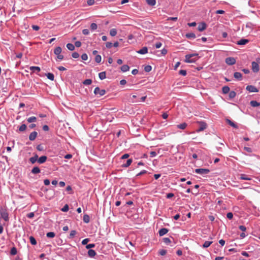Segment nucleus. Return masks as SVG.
<instances>
[{
	"mask_svg": "<svg viewBox=\"0 0 260 260\" xmlns=\"http://www.w3.org/2000/svg\"><path fill=\"white\" fill-rule=\"evenodd\" d=\"M260 64V58H256L255 61H252L251 63V69L253 72L257 73L259 71V64Z\"/></svg>",
	"mask_w": 260,
	"mask_h": 260,
	"instance_id": "nucleus-1",
	"label": "nucleus"
},
{
	"mask_svg": "<svg viewBox=\"0 0 260 260\" xmlns=\"http://www.w3.org/2000/svg\"><path fill=\"white\" fill-rule=\"evenodd\" d=\"M198 55V54H190L186 55L185 62L188 63L195 62L197 60V58L194 57H196Z\"/></svg>",
	"mask_w": 260,
	"mask_h": 260,
	"instance_id": "nucleus-2",
	"label": "nucleus"
},
{
	"mask_svg": "<svg viewBox=\"0 0 260 260\" xmlns=\"http://www.w3.org/2000/svg\"><path fill=\"white\" fill-rule=\"evenodd\" d=\"M0 214H1V219L3 218L5 221H8L9 220V214L7 212V210L6 208L1 207L0 208Z\"/></svg>",
	"mask_w": 260,
	"mask_h": 260,
	"instance_id": "nucleus-3",
	"label": "nucleus"
},
{
	"mask_svg": "<svg viewBox=\"0 0 260 260\" xmlns=\"http://www.w3.org/2000/svg\"><path fill=\"white\" fill-rule=\"evenodd\" d=\"M94 93L96 95H99L100 96L104 95L106 93L105 89H101L99 87L95 88L94 90Z\"/></svg>",
	"mask_w": 260,
	"mask_h": 260,
	"instance_id": "nucleus-4",
	"label": "nucleus"
},
{
	"mask_svg": "<svg viewBox=\"0 0 260 260\" xmlns=\"http://www.w3.org/2000/svg\"><path fill=\"white\" fill-rule=\"evenodd\" d=\"M194 171L197 174H202H202H207L210 172V170L209 169H203V168L196 169Z\"/></svg>",
	"mask_w": 260,
	"mask_h": 260,
	"instance_id": "nucleus-5",
	"label": "nucleus"
},
{
	"mask_svg": "<svg viewBox=\"0 0 260 260\" xmlns=\"http://www.w3.org/2000/svg\"><path fill=\"white\" fill-rule=\"evenodd\" d=\"M225 62L229 65H233L236 63V59L234 57H228L225 59Z\"/></svg>",
	"mask_w": 260,
	"mask_h": 260,
	"instance_id": "nucleus-6",
	"label": "nucleus"
},
{
	"mask_svg": "<svg viewBox=\"0 0 260 260\" xmlns=\"http://www.w3.org/2000/svg\"><path fill=\"white\" fill-rule=\"evenodd\" d=\"M199 123L200 124V128L197 131V132H201L206 128L207 124L205 122L201 121Z\"/></svg>",
	"mask_w": 260,
	"mask_h": 260,
	"instance_id": "nucleus-7",
	"label": "nucleus"
},
{
	"mask_svg": "<svg viewBox=\"0 0 260 260\" xmlns=\"http://www.w3.org/2000/svg\"><path fill=\"white\" fill-rule=\"evenodd\" d=\"M246 89L247 90L251 92H257L258 91L257 88L255 86L252 85H248L246 87Z\"/></svg>",
	"mask_w": 260,
	"mask_h": 260,
	"instance_id": "nucleus-8",
	"label": "nucleus"
},
{
	"mask_svg": "<svg viewBox=\"0 0 260 260\" xmlns=\"http://www.w3.org/2000/svg\"><path fill=\"white\" fill-rule=\"evenodd\" d=\"M38 133L37 132H33L30 133L29 136V139L30 141H34L36 139Z\"/></svg>",
	"mask_w": 260,
	"mask_h": 260,
	"instance_id": "nucleus-9",
	"label": "nucleus"
},
{
	"mask_svg": "<svg viewBox=\"0 0 260 260\" xmlns=\"http://www.w3.org/2000/svg\"><path fill=\"white\" fill-rule=\"evenodd\" d=\"M206 28V24L205 23L200 24L198 27V29L200 31H202Z\"/></svg>",
	"mask_w": 260,
	"mask_h": 260,
	"instance_id": "nucleus-10",
	"label": "nucleus"
},
{
	"mask_svg": "<svg viewBox=\"0 0 260 260\" xmlns=\"http://www.w3.org/2000/svg\"><path fill=\"white\" fill-rule=\"evenodd\" d=\"M47 159V157L46 156H41L38 160V163L41 164L44 163Z\"/></svg>",
	"mask_w": 260,
	"mask_h": 260,
	"instance_id": "nucleus-11",
	"label": "nucleus"
},
{
	"mask_svg": "<svg viewBox=\"0 0 260 260\" xmlns=\"http://www.w3.org/2000/svg\"><path fill=\"white\" fill-rule=\"evenodd\" d=\"M168 232V230L166 228H162L159 231V235L160 236H162Z\"/></svg>",
	"mask_w": 260,
	"mask_h": 260,
	"instance_id": "nucleus-12",
	"label": "nucleus"
},
{
	"mask_svg": "<svg viewBox=\"0 0 260 260\" xmlns=\"http://www.w3.org/2000/svg\"><path fill=\"white\" fill-rule=\"evenodd\" d=\"M137 52L141 54H145L148 52V48L146 47H144L141 49L137 51Z\"/></svg>",
	"mask_w": 260,
	"mask_h": 260,
	"instance_id": "nucleus-13",
	"label": "nucleus"
},
{
	"mask_svg": "<svg viewBox=\"0 0 260 260\" xmlns=\"http://www.w3.org/2000/svg\"><path fill=\"white\" fill-rule=\"evenodd\" d=\"M234 76L238 80H242V75L239 72H235L234 74Z\"/></svg>",
	"mask_w": 260,
	"mask_h": 260,
	"instance_id": "nucleus-14",
	"label": "nucleus"
},
{
	"mask_svg": "<svg viewBox=\"0 0 260 260\" xmlns=\"http://www.w3.org/2000/svg\"><path fill=\"white\" fill-rule=\"evenodd\" d=\"M40 169L38 167H35L32 168L31 172L32 174H36L40 173Z\"/></svg>",
	"mask_w": 260,
	"mask_h": 260,
	"instance_id": "nucleus-15",
	"label": "nucleus"
},
{
	"mask_svg": "<svg viewBox=\"0 0 260 260\" xmlns=\"http://www.w3.org/2000/svg\"><path fill=\"white\" fill-rule=\"evenodd\" d=\"M187 124L185 122H183L177 125V127L181 129H184L186 127Z\"/></svg>",
	"mask_w": 260,
	"mask_h": 260,
	"instance_id": "nucleus-16",
	"label": "nucleus"
},
{
	"mask_svg": "<svg viewBox=\"0 0 260 260\" xmlns=\"http://www.w3.org/2000/svg\"><path fill=\"white\" fill-rule=\"evenodd\" d=\"M29 69L30 71H32L33 72H39L41 70L40 68L39 67H35V66H32L29 68Z\"/></svg>",
	"mask_w": 260,
	"mask_h": 260,
	"instance_id": "nucleus-17",
	"label": "nucleus"
},
{
	"mask_svg": "<svg viewBox=\"0 0 260 260\" xmlns=\"http://www.w3.org/2000/svg\"><path fill=\"white\" fill-rule=\"evenodd\" d=\"M248 42V40L247 39H241L237 42V44L239 45H245Z\"/></svg>",
	"mask_w": 260,
	"mask_h": 260,
	"instance_id": "nucleus-18",
	"label": "nucleus"
},
{
	"mask_svg": "<svg viewBox=\"0 0 260 260\" xmlns=\"http://www.w3.org/2000/svg\"><path fill=\"white\" fill-rule=\"evenodd\" d=\"M226 122L230 124L231 126L234 127V128H238V126L233 121L230 120V119H227L226 120Z\"/></svg>",
	"mask_w": 260,
	"mask_h": 260,
	"instance_id": "nucleus-19",
	"label": "nucleus"
},
{
	"mask_svg": "<svg viewBox=\"0 0 260 260\" xmlns=\"http://www.w3.org/2000/svg\"><path fill=\"white\" fill-rule=\"evenodd\" d=\"M99 77L101 80H104L106 78V72H102L99 74Z\"/></svg>",
	"mask_w": 260,
	"mask_h": 260,
	"instance_id": "nucleus-20",
	"label": "nucleus"
},
{
	"mask_svg": "<svg viewBox=\"0 0 260 260\" xmlns=\"http://www.w3.org/2000/svg\"><path fill=\"white\" fill-rule=\"evenodd\" d=\"M62 49L61 47H57L55 48L54 50V53L55 55H59L60 54V53L61 52Z\"/></svg>",
	"mask_w": 260,
	"mask_h": 260,
	"instance_id": "nucleus-21",
	"label": "nucleus"
},
{
	"mask_svg": "<svg viewBox=\"0 0 260 260\" xmlns=\"http://www.w3.org/2000/svg\"><path fill=\"white\" fill-rule=\"evenodd\" d=\"M250 105L253 107H256L260 106V103L256 101H251L250 103Z\"/></svg>",
	"mask_w": 260,
	"mask_h": 260,
	"instance_id": "nucleus-22",
	"label": "nucleus"
},
{
	"mask_svg": "<svg viewBox=\"0 0 260 260\" xmlns=\"http://www.w3.org/2000/svg\"><path fill=\"white\" fill-rule=\"evenodd\" d=\"M88 254L90 257H94L96 255V252L94 250L89 249L88 251Z\"/></svg>",
	"mask_w": 260,
	"mask_h": 260,
	"instance_id": "nucleus-23",
	"label": "nucleus"
},
{
	"mask_svg": "<svg viewBox=\"0 0 260 260\" xmlns=\"http://www.w3.org/2000/svg\"><path fill=\"white\" fill-rule=\"evenodd\" d=\"M129 69V67L128 66L124 64L121 66V70L123 72H125L126 71H128Z\"/></svg>",
	"mask_w": 260,
	"mask_h": 260,
	"instance_id": "nucleus-24",
	"label": "nucleus"
},
{
	"mask_svg": "<svg viewBox=\"0 0 260 260\" xmlns=\"http://www.w3.org/2000/svg\"><path fill=\"white\" fill-rule=\"evenodd\" d=\"M222 92L223 93L226 94L230 92V89L229 87L225 86L222 87Z\"/></svg>",
	"mask_w": 260,
	"mask_h": 260,
	"instance_id": "nucleus-25",
	"label": "nucleus"
},
{
	"mask_svg": "<svg viewBox=\"0 0 260 260\" xmlns=\"http://www.w3.org/2000/svg\"><path fill=\"white\" fill-rule=\"evenodd\" d=\"M83 220L84 222L88 223L90 221V217L87 214H85L83 216Z\"/></svg>",
	"mask_w": 260,
	"mask_h": 260,
	"instance_id": "nucleus-26",
	"label": "nucleus"
},
{
	"mask_svg": "<svg viewBox=\"0 0 260 260\" xmlns=\"http://www.w3.org/2000/svg\"><path fill=\"white\" fill-rule=\"evenodd\" d=\"M67 48L71 51H73L75 49V46L71 43H68L67 45Z\"/></svg>",
	"mask_w": 260,
	"mask_h": 260,
	"instance_id": "nucleus-27",
	"label": "nucleus"
},
{
	"mask_svg": "<svg viewBox=\"0 0 260 260\" xmlns=\"http://www.w3.org/2000/svg\"><path fill=\"white\" fill-rule=\"evenodd\" d=\"M132 162V159H128V160H127L125 164H123L122 165V166L123 167H125V168L128 167H129L131 165Z\"/></svg>",
	"mask_w": 260,
	"mask_h": 260,
	"instance_id": "nucleus-28",
	"label": "nucleus"
},
{
	"mask_svg": "<svg viewBox=\"0 0 260 260\" xmlns=\"http://www.w3.org/2000/svg\"><path fill=\"white\" fill-rule=\"evenodd\" d=\"M29 240H30V243L33 245H35L37 244V241L35 239V238L32 237V236H30L29 237Z\"/></svg>",
	"mask_w": 260,
	"mask_h": 260,
	"instance_id": "nucleus-29",
	"label": "nucleus"
},
{
	"mask_svg": "<svg viewBox=\"0 0 260 260\" xmlns=\"http://www.w3.org/2000/svg\"><path fill=\"white\" fill-rule=\"evenodd\" d=\"M36 120H37V118L36 117H35V116H32V117H29L27 119V121L29 123H31V122H35V121H36Z\"/></svg>",
	"mask_w": 260,
	"mask_h": 260,
	"instance_id": "nucleus-30",
	"label": "nucleus"
},
{
	"mask_svg": "<svg viewBox=\"0 0 260 260\" xmlns=\"http://www.w3.org/2000/svg\"><path fill=\"white\" fill-rule=\"evenodd\" d=\"M185 36L187 38H189V39L196 38V35L193 32L186 34Z\"/></svg>",
	"mask_w": 260,
	"mask_h": 260,
	"instance_id": "nucleus-31",
	"label": "nucleus"
},
{
	"mask_svg": "<svg viewBox=\"0 0 260 260\" xmlns=\"http://www.w3.org/2000/svg\"><path fill=\"white\" fill-rule=\"evenodd\" d=\"M117 34V30L115 28H112L110 31V35L112 36H115Z\"/></svg>",
	"mask_w": 260,
	"mask_h": 260,
	"instance_id": "nucleus-32",
	"label": "nucleus"
},
{
	"mask_svg": "<svg viewBox=\"0 0 260 260\" xmlns=\"http://www.w3.org/2000/svg\"><path fill=\"white\" fill-rule=\"evenodd\" d=\"M46 76H47L48 79H49V80H50L51 81H53L54 80V75L52 73H48L46 75Z\"/></svg>",
	"mask_w": 260,
	"mask_h": 260,
	"instance_id": "nucleus-33",
	"label": "nucleus"
},
{
	"mask_svg": "<svg viewBox=\"0 0 260 260\" xmlns=\"http://www.w3.org/2000/svg\"><path fill=\"white\" fill-rule=\"evenodd\" d=\"M212 243V241H205L203 245V247L204 248H207L210 246V245Z\"/></svg>",
	"mask_w": 260,
	"mask_h": 260,
	"instance_id": "nucleus-34",
	"label": "nucleus"
},
{
	"mask_svg": "<svg viewBox=\"0 0 260 260\" xmlns=\"http://www.w3.org/2000/svg\"><path fill=\"white\" fill-rule=\"evenodd\" d=\"M147 4L150 6H154L156 4L155 0H146Z\"/></svg>",
	"mask_w": 260,
	"mask_h": 260,
	"instance_id": "nucleus-35",
	"label": "nucleus"
},
{
	"mask_svg": "<svg viewBox=\"0 0 260 260\" xmlns=\"http://www.w3.org/2000/svg\"><path fill=\"white\" fill-rule=\"evenodd\" d=\"M46 236L48 238H53L55 237V234L54 232H48L47 233Z\"/></svg>",
	"mask_w": 260,
	"mask_h": 260,
	"instance_id": "nucleus-36",
	"label": "nucleus"
},
{
	"mask_svg": "<svg viewBox=\"0 0 260 260\" xmlns=\"http://www.w3.org/2000/svg\"><path fill=\"white\" fill-rule=\"evenodd\" d=\"M151 70L152 67L151 66L149 65L146 66L144 68V71L146 72H149L151 71Z\"/></svg>",
	"mask_w": 260,
	"mask_h": 260,
	"instance_id": "nucleus-37",
	"label": "nucleus"
},
{
	"mask_svg": "<svg viewBox=\"0 0 260 260\" xmlns=\"http://www.w3.org/2000/svg\"><path fill=\"white\" fill-rule=\"evenodd\" d=\"M98 28V25L95 23H92L90 25V28L91 30H94Z\"/></svg>",
	"mask_w": 260,
	"mask_h": 260,
	"instance_id": "nucleus-38",
	"label": "nucleus"
},
{
	"mask_svg": "<svg viewBox=\"0 0 260 260\" xmlns=\"http://www.w3.org/2000/svg\"><path fill=\"white\" fill-rule=\"evenodd\" d=\"M102 60V57H101V56L100 55H96L95 57V61L97 62V63H100Z\"/></svg>",
	"mask_w": 260,
	"mask_h": 260,
	"instance_id": "nucleus-39",
	"label": "nucleus"
},
{
	"mask_svg": "<svg viewBox=\"0 0 260 260\" xmlns=\"http://www.w3.org/2000/svg\"><path fill=\"white\" fill-rule=\"evenodd\" d=\"M92 83V80L91 79H86L85 80L83 83L84 84V85H90Z\"/></svg>",
	"mask_w": 260,
	"mask_h": 260,
	"instance_id": "nucleus-40",
	"label": "nucleus"
},
{
	"mask_svg": "<svg viewBox=\"0 0 260 260\" xmlns=\"http://www.w3.org/2000/svg\"><path fill=\"white\" fill-rule=\"evenodd\" d=\"M17 249L14 247L11 248L10 253H11V254L14 255H15L17 254Z\"/></svg>",
	"mask_w": 260,
	"mask_h": 260,
	"instance_id": "nucleus-41",
	"label": "nucleus"
},
{
	"mask_svg": "<svg viewBox=\"0 0 260 260\" xmlns=\"http://www.w3.org/2000/svg\"><path fill=\"white\" fill-rule=\"evenodd\" d=\"M76 233H77V232L75 230L71 231L70 232L69 238H71V239L73 238L74 237V236H75V235L76 234Z\"/></svg>",
	"mask_w": 260,
	"mask_h": 260,
	"instance_id": "nucleus-42",
	"label": "nucleus"
},
{
	"mask_svg": "<svg viewBox=\"0 0 260 260\" xmlns=\"http://www.w3.org/2000/svg\"><path fill=\"white\" fill-rule=\"evenodd\" d=\"M26 128V125L25 124H22L19 128V130L20 132L24 131Z\"/></svg>",
	"mask_w": 260,
	"mask_h": 260,
	"instance_id": "nucleus-43",
	"label": "nucleus"
},
{
	"mask_svg": "<svg viewBox=\"0 0 260 260\" xmlns=\"http://www.w3.org/2000/svg\"><path fill=\"white\" fill-rule=\"evenodd\" d=\"M236 95V93L234 91H231L229 93V97L231 99L235 98Z\"/></svg>",
	"mask_w": 260,
	"mask_h": 260,
	"instance_id": "nucleus-44",
	"label": "nucleus"
},
{
	"mask_svg": "<svg viewBox=\"0 0 260 260\" xmlns=\"http://www.w3.org/2000/svg\"><path fill=\"white\" fill-rule=\"evenodd\" d=\"M69 210V206L67 204L65 205L64 207L61 209V211L63 212H67Z\"/></svg>",
	"mask_w": 260,
	"mask_h": 260,
	"instance_id": "nucleus-45",
	"label": "nucleus"
},
{
	"mask_svg": "<svg viewBox=\"0 0 260 260\" xmlns=\"http://www.w3.org/2000/svg\"><path fill=\"white\" fill-rule=\"evenodd\" d=\"M163 241L167 244H168L171 242V240L169 238H163Z\"/></svg>",
	"mask_w": 260,
	"mask_h": 260,
	"instance_id": "nucleus-46",
	"label": "nucleus"
},
{
	"mask_svg": "<svg viewBox=\"0 0 260 260\" xmlns=\"http://www.w3.org/2000/svg\"><path fill=\"white\" fill-rule=\"evenodd\" d=\"M241 179H243V180H250V179L249 178H248L246 175H242L241 176Z\"/></svg>",
	"mask_w": 260,
	"mask_h": 260,
	"instance_id": "nucleus-47",
	"label": "nucleus"
},
{
	"mask_svg": "<svg viewBox=\"0 0 260 260\" xmlns=\"http://www.w3.org/2000/svg\"><path fill=\"white\" fill-rule=\"evenodd\" d=\"M72 56L74 58H78L79 57V54L77 52H73Z\"/></svg>",
	"mask_w": 260,
	"mask_h": 260,
	"instance_id": "nucleus-48",
	"label": "nucleus"
},
{
	"mask_svg": "<svg viewBox=\"0 0 260 260\" xmlns=\"http://www.w3.org/2000/svg\"><path fill=\"white\" fill-rule=\"evenodd\" d=\"M81 58L83 60H86L88 59V56L86 53H84L81 55Z\"/></svg>",
	"mask_w": 260,
	"mask_h": 260,
	"instance_id": "nucleus-49",
	"label": "nucleus"
},
{
	"mask_svg": "<svg viewBox=\"0 0 260 260\" xmlns=\"http://www.w3.org/2000/svg\"><path fill=\"white\" fill-rule=\"evenodd\" d=\"M94 3H95L94 0H87V3L88 6H92V5H94Z\"/></svg>",
	"mask_w": 260,
	"mask_h": 260,
	"instance_id": "nucleus-50",
	"label": "nucleus"
},
{
	"mask_svg": "<svg viewBox=\"0 0 260 260\" xmlns=\"http://www.w3.org/2000/svg\"><path fill=\"white\" fill-rule=\"evenodd\" d=\"M95 247V244H87L86 246V248L88 249H89L91 248H93Z\"/></svg>",
	"mask_w": 260,
	"mask_h": 260,
	"instance_id": "nucleus-51",
	"label": "nucleus"
},
{
	"mask_svg": "<svg viewBox=\"0 0 260 260\" xmlns=\"http://www.w3.org/2000/svg\"><path fill=\"white\" fill-rule=\"evenodd\" d=\"M226 217L228 218L231 219L233 217V214L232 212H229L226 214Z\"/></svg>",
	"mask_w": 260,
	"mask_h": 260,
	"instance_id": "nucleus-52",
	"label": "nucleus"
},
{
	"mask_svg": "<svg viewBox=\"0 0 260 260\" xmlns=\"http://www.w3.org/2000/svg\"><path fill=\"white\" fill-rule=\"evenodd\" d=\"M82 33L84 35H88L89 34V30L88 29H84L83 30H82Z\"/></svg>",
	"mask_w": 260,
	"mask_h": 260,
	"instance_id": "nucleus-53",
	"label": "nucleus"
},
{
	"mask_svg": "<svg viewBox=\"0 0 260 260\" xmlns=\"http://www.w3.org/2000/svg\"><path fill=\"white\" fill-rule=\"evenodd\" d=\"M89 239H88V238H86V239H84V240H82V245H86L87 244V243L89 242Z\"/></svg>",
	"mask_w": 260,
	"mask_h": 260,
	"instance_id": "nucleus-54",
	"label": "nucleus"
},
{
	"mask_svg": "<svg viewBox=\"0 0 260 260\" xmlns=\"http://www.w3.org/2000/svg\"><path fill=\"white\" fill-rule=\"evenodd\" d=\"M159 253L161 255H165L167 253V251L165 249H161L159 251Z\"/></svg>",
	"mask_w": 260,
	"mask_h": 260,
	"instance_id": "nucleus-55",
	"label": "nucleus"
},
{
	"mask_svg": "<svg viewBox=\"0 0 260 260\" xmlns=\"http://www.w3.org/2000/svg\"><path fill=\"white\" fill-rule=\"evenodd\" d=\"M179 73L182 76H185L186 75V71L185 70H181L179 71Z\"/></svg>",
	"mask_w": 260,
	"mask_h": 260,
	"instance_id": "nucleus-56",
	"label": "nucleus"
},
{
	"mask_svg": "<svg viewBox=\"0 0 260 260\" xmlns=\"http://www.w3.org/2000/svg\"><path fill=\"white\" fill-rule=\"evenodd\" d=\"M113 44L111 42H107L106 43V47L108 48H110L112 47Z\"/></svg>",
	"mask_w": 260,
	"mask_h": 260,
	"instance_id": "nucleus-57",
	"label": "nucleus"
},
{
	"mask_svg": "<svg viewBox=\"0 0 260 260\" xmlns=\"http://www.w3.org/2000/svg\"><path fill=\"white\" fill-rule=\"evenodd\" d=\"M34 212H30L27 214V217L29 218H32L34 217Z\"/></svg>",
	"mask_w": 260,
	"mask_h": 260,
	"instance_id": "nucleus-58",
	"label": "nucleus"
},
{
	"mask_svg": "<svg viewBox=\"0 0 260 260\" xmlns=\"http://www.w3.org/2000/svg\"><path fill=\"white\" fill-rule=\"evenodd\" d=\"M29 160V161L32 164H35L37 161V160L32 157H30Z\"/></svg>",
	"mask_w": 260,
	"mask_h": 260,
	"instance_id": "nucleus-59",
	"label": "nucleus"
},
{
	"mask_svg": "<svg viewBox=\"0 0 260 260\" xmlns=\"http://www.w3.org/2000/svg\"><path fill=\"white\" fill-rule=\"evenodd\" d=\"M167 52H168L167 50L165 48H164L161 51V54L162 55H165L167 53Z\"/></svg>",
	"mask_w": 260,
	"mask_h": 260,
	"instance_id": "nucleus-60",
	"label": "nucleus"
},
{
	"mask_svg": "<svg viewBox=\"0 0 260 260\" xmlns=\"http://www.w3.org/2000/svg\"><path fill=\"white\" fill-rule=\"evenodd\" d=\"M147 171L146 170H143L142 171H141L139 173H138L137 175V176H140V175H143L144 174H146L147 173Z\"/></svg>",
	"mask_w": 260,
	"mask_h": 260,
	"instance_id": "nucleus-61",
	"label": "nucleus"
},
{
	"mask_svg": "<svg viewBox=\"0 0 260 260\" xmlns=\"http://www.w3.org/2000/svg\"><path fill=\"white\" fill-rule=\"evenodd\" d=\"M57 55V59L59 60H61L63 59V56L61 54L56 55Z\"/></svg>",
	"mask_w": 260,
	"mask_h": 260,
	"instance_id": "nucleus-62",
	"label": "nucleus"
},
{
	"mask_svg": "<svg viewBox=\"0 0 260 260\" xmlns=\"http://www.w3.org/2000/svg\"><path fill=\"white\" fill-rule=\"evenodd\" d=\"M32 28L35 30H39L40 29V27L38 25H33Z\"/></svg>",
	"mask_w": 260,
	"mask_h": 260,
	"instance_id": "nucleus-63",
	"label": "nucleus"
},
{
	"mask_svg": "<svg viewBox=\"0 0 260 260\" xmlns=\"http://www.w3.org/2000/svg\"><path fill=\"white\" fill-rule=\"evenodd\" d=\"M75 45L77 47H80L81 46V43L80 41H76L75 43Z\"/></svg>",
	"mask_w": 260,
	"mask_h": 260,
	"instance_id": "nucleus-64",
	"label": "nucleus"
}]
</instances>
